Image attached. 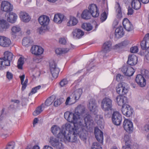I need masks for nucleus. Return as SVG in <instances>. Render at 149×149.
Returning <instances> with one entry per match:
<instances>
[{"mask_svg": "<svg viewBox=\"0 0 149 149\" xmlns=\"http://www.w3.org/2000/svg\"><path fill=\"white\" fill-rule=\"evenodd\" d=\"M64 18V16L60 14H55L54 16V20L56 23L60 24Z\"/></svg>", "mask_w": 149, "mask_h": 149, "instance_id": "obj_29", "label": "nucleus"}, {"mask_svg": "<svg viewBox=\"0 0 149 149\" xmlns=\"http://www.w3.org/2000/svg\"><path fill=\"white\" fill-rule=\"evenodd\" d=\"M133 10L132 8H128L127 13L128 15H132L133 14Z\"/></svg>", "mask_w": 149, "mask_h": 149, "instance_id": "obj_64", "label": "nucleus"}, {"mask_svg": "<svg viewBox=\"0 0 149 149\" xmlns=\"http://www.w3.org/2000/svg\"><path fill=\"white\" fill-rule=\"evenodd\" d=\"M75 113L78 118H80L81 116H82L84 117V123L83 120L81 121L83 125H85V118L88 116H90V118L92 121V123H91V124L88 125V128H90V126L93 125V121L92 119V118L90 115L86 113L85 112V108L84 106L81 105L78 106L75 109Z\"/></svg>", "mask_w": 149, "mask_h": 149, "instance_id": "obj_4", "label": "nucleus"}, {"mask_svg": "<svg viewBox=\"0 0 149 149\" xmlns=\"http://www.w3.org/2000/svg\"><path fill=\"white\" fill-rule=\"evenodd\" d=\"M90 13L91 14V16L93 17H97L99 14L98 9L97 8L95 10H94L93 12H91Z\"/></svg>", "mask_w": 149, "mask_h": 149, "instance_id": "obj_50", "label": "nucleus"}, {"mask_svg": "<svg viewBox=\"0 0 149 149\" xmlns=\"http://www.w3.org/2000/svg\"><path fill=\"white\" fill-rule=\"evenodd\" d=\"M121 71L125 75L130 77L133 75L135 70L132 67L126 65L122 67Z\"/></svg>", "mask_w": 149, "mask_h": 149, "instance_id": "obj_12", "label": "nucleus"}, {"mask_svg": "<svg viewBox=\"0 0 149 149\" xmlns=\"http://www.w3.org/2000/svg\"><path fill=\"white\" fill-rule=\"evenodd\" d=\"M77 22V20L76 18L71 16L69 21L67 23V25L68 26H74L76 25Z\"/></svg>", "mask_w": 149, "mask_h": 149, "instance_id": "obj_34", "label": "nucleus"}, {"mask_svg": "<svg viewBox=\"0 0 149 149\" xmlns=\"http://www.w3.org/2000/svg\"><path fill=\"white\" fill-rule=\"evenodd\" d=\"M124 34L123 28L122 26L118 27L116 30L115 36L116 38H119L122 37Z\"/></svg>", "mask_w": 149, "mask_h": 149, "instance_id": "obj_27", "label": "nucleus"}, {"mask_svg": "<svg viewBox=\"0 0 149 149\" xmlns=\"http://www.w3.org/2000/svg\"><path fill=\"white\" fill-rule=\"evenodd\" d=\"M1 8L2 11L6 12H9L12 10L13 6L9 2L3 1L1 2Z\"/></svg>", "mask_w": 149, "mask_h": 149, "instance_id": "obj_13", "label": "nucleus"}, {"mask_svg": "<svg viewBox=\"0 0 149 149\" xmlns=\"http://www.w3.org/2000/svg\"><path fill=\"white\" fill-rule=\"evenodd\" d=\"M115 8L116 9V12L117 13L116 17L117 18L120 19L122 18V15L121 8L120 5L118 3H116Z\"/></svg>", "mask_w": 149, "mask_h": 149, "instance_id": "obj_30", "label": "nucleus"}, {"mask_svg": "<svg viewBox=\"0 0 149 149\" xmlns=\"http://www.w3.org/2000/svg\"><path fill=\"white\" fill-rule=\"evenodd\" d=\"M82 92V90L81 88L77 89L75 92L74 97L76 100H78L81 96Z\"/></svg>", "mask_w": 149, "mask_h": 149, "instance_id": "obj_40", "label": "nucleus"}, {"mask_svg": "<svg viewBox=\"0 0 149 149\" xmlns=\"http://www.w3.org/2000/svg\"><path fill=\"white\" fill-rule=\"evenodd\" d=\"M19 17L21 20L24 22H28L31 19L29 15L25 12H21L19 13Z\"/></svg>", "mask_w": 149, "mask_h": 149, "instance_id": "obj_23", "label": "nucleus"}, {"mask_svg": "<svg viewBox=\"0 0 149 149\" xmlns=\"http://www.w3.org/2000/svg\"><path fill=\"white\" fill-rule=\"evenodd\" d=\"M25 75L23 74L22 75L19 76L21 80V83L22 85L21 90L22 91H24L26 88L27 86V83L25 82H24V79L25 78Z\"/></svg>", "mask_w": 149, "mask_h": 149, "instance_id": "obj_38", "label": "nucleus"}, {"mask_svg": "<svg viewBox=\"0 0 149 149\" xmlns=\"http://www.w3.org/2000/svg\"><path fill=\"white\" fill-rule=\"evenodd\" d=\"M9 24L3 19H0V30H5L9 28Z\"/></svg>", "mask_w": 149, "mask_h": 149, "instance_id": "obj_28", "label": "nucleus"}, {"mask_svg": "<svg viewBox=\"0 0 149 149\" xmlns=\"http://www.w3.org/2000/svg\"><path fill=\"white\" fill-rule=\"evenodd\" d=\"M116 92L120 95H124L125 94L128 92V90L124 86L123 84L119 83L116 87Z\"/></svg>", "mask_w": 149, "mask_h": 149, "instance_id": "obj_17", "label": "nucleus"}, {"mask_svg": "<svg viewBox=\"0 0 149 149\" xmlns=\"http://www.w3.org/2000/svg\"><path fill=\"white\" fill-rule=\"evenodd\" d=\"M130 51L132 53H136L138 52V47L134 46L131 48Z\"/></svg>", "mask_w": 149, "mask_h": 149, "instance_id": "obj_53", "label": "nucleus"}, {"mask_svg": "<svg viewBox=\"0 0 149 149\" xmlns=\"http://www.w3.org/2000/svg\"><path fill=\"white\" fill-rule=\"evenodd\" d=\"M41 106H39L36 108L35 110L33 113V115L34 116H36L40 113L42 111Z\"/></svg>", "mask_w": 149, "mask_h": 149, "instance_id": "obj_44", "label": "nucleus"}, {"mask_svg": "<svg viewBox=\"0 0 149 149\" xmlns=\"http://www.w3.org/2000/svg\"><path fill=\"white\" fill-rule=\"evenodd\" d=\"M50 70L53 77L56 78L58 76L60 72L59 69L57 67V65L54 61L50 63Z\"/></svg>", "mask_w": 149, "mask_h": 149, "instance_id": "obj_8", "label": "nucleus"}, {"mask_svg": "<svg viewBox=\"0 0 149 149\" xmlns=\"http://www.w3.org/2000/svg\"><path fill=\"white\" fill-rule=\"evenodd\" d=\"M62 103L61 99H58L56 100L54 103V105L55 107H57L60 105Z\"/></svg>", "mask_w": 149, "mask_h": 149, "instance_id": "obj_55", "label": "nucleus"}, {"mask_svg": "<svg viewBox=\"0 0 149 149\" xmlns=\"http://www.w3.org/2000/svg\"><path fill=\"white\" fill-rule=\"evenodd\" d=\"M118 104L121 106L122 113L127 117H129L132 116L133 109L130 106L127 104L128 100L127 97L119 95L116 98Z\"/></svg>", "mask_w": 149, "mask_h": 149, "instance_id": "obj_2", "label": "nucleus"}, {"mask_svg": "<svg viewBox=\"0 0 149 149\" xmlns=\"http://www.w3.org/2000/svg\"><path fill=\"white\" fill-rule=\"evenodd\" d=\"M51 130L52 133L55 135H57L58 138L61 139H62V138L59 137V136H62V134L64 135L65 130L64 129L62 131L61 130L60 128L58 126L56 125H53L51 128Z\"/></svg>", "mask_w": 149, "mask_h": 149, "instance_id": "obj_11", "label": "nucleus"}, {"mask_svg": "<svg viewBox=\"0 0 149 149\" xmlns=\"http://www.w3.org/2000/svg\"><path fill=\"white\" fill-rule=\"evenodd\" d=\"M146 42L145 41V40H143L141 41V46L142 49L143 50H145L146 49Z\"/></svg>", "mask_w": 149, "mask_h": 149, "instance_id": "obj_58", "label": "nucleus"}, {"mask_svg": "<svg viewBox=\"0 0 149 149\" xmlns=\"http://www.w3.org/2000/svg\"><path fill=\"white\" fill-rule=\"evenodd\" d=\"M49 142L52 146L58 149H61L63 148L62 143H59L57 139L51 137L50 138Z\"/></svg>", "mask_w": 149, "mask_h": 149, "instance_id": "obj_21", "label": "nucleus"}, {"mask_svg": "<svg viewBox=\"0 0 149 149\" xmlns=\"http://www.w3.org/2000/svg\"><path fill=\"white\" fill-rule=\"evenodd\" d=\"M38 20L40 24L42 25L39 29V32L41 33L43 30H45L47 28V26L49 24V19L47 16L43 15L40 16L38 18Z\"/></svg>", "mask_w": 149, "mask_h": 149, "instance_id": "obj_7", "label": "nucleus"}, {"mask_svg": "<svg viewBox=\"0 0 149 149\" xmlns=\"http://www.w3.org/2000/svg\"><path fill=\"white\" fill-rule=\"evenodd\" d=\"M143 39L146 42V47L147 49L149 47V33L146 34Z\"/></svg>", "mask_w": 149, "mask_h": 149, "instance_id": "obj_43", "label": "nucleus"}, {"mask_svg": "<svg viewBox=\"0 0 149 149\" xmlns=\"http://www.w3.org/2000/svg\"><path fill=\"white\" fill-rule=\"evenodd\" d=\"M85 125H83L81 122L74 123V127L69 123H67L65 125L64 135L59 137L62 138L61 141H63L65 142H75L77 140L79 136L81 140H86L88 135V125L92 122L90 116H88L85 118Z\"/></svg>", "mask_w": 149, "mask_h": 149, "instance_id": "obj_1", "label": "nucleus"}, {"mask_svg": "<svg viewBox=\"0 0 149 149\" xmlns=\"http://www.w3.org/2000/svg\"><path fill=\"white\" fill-rule=\"evenodd\" d=\"M94 133L97 140L100 143H102L103 139V132L98 128H95Z\"/></svg>", "mask_w": 149, "mask_h": 149, "instance_id": "obj_18", "label": "nucleus"}, {"mask_svg": "<svg viewBox=\"0 0 149 149\" xmlns=\"http://www.w3.org/2000/svg\"><path fill=\"white\" fill-rule=\"evenodd\" d=\"M132 7L136 10L139 9L141 7L140 0H132Z\"/></svg>", "mask_w": 149, "mask_h": 149, "instance_id": "obj_31", "label": "nucleus"}, {"mask_svg": "<svg viewBox=\"0 0 149 149\" xmlns=\"http://www.w3.org/2000/svg\"><path fill=\"white\" fill-rule=\"evenodd\" d=\"M21 30L20 28L18 26H14L11 29V34L12 36H15L16 34L19 32Z\"/></svg>", "mask_w": 149, "mask_h": 149, "instance_id": "obj_35", "label": "nucleus"}, {"mask_svg": "<svg viewBox=\"0 0 149 149\" xmlns=\"http://www.w3.org/2000/svg\"><path fill=\"white\" fill-rule=\"evenodd\" d=\"M102 148L97 142H94L92 144L91 149H102Z\"/></svg>", "mask_w": 149, "mask_h": 149, "instance_id": "obj_46", "label": "nucleus"}, {"mask_svg": "<svg viewBox=\"0 0 149 149\" xmlns=\"http://www.w3.org/2000/svg\"><path fill=\"white\" fill-rule=\"evenodd\" d=\"M120 43L121 47L122 46H125L129 44V41L128 40H126Z\"/></svg>", "mask_w": 149, "mask_h": 149, "instance_id": "obj_57", "label": "nucleus"}, {"mask_svg": "<svg viewBox=\"0 0 149 149\" xmlns=\"http://www.w3.org/2000/svg\"><path fill=\"white\" fill-rule=\"evenodd\" d=\"M124 28L127 31H130L133 29V26L129 20L127 18L124 19L123 22Z\"/></svg>", "mask_w": 149, "mask_h": 149, "instance_id": "obj_22", "label": "nucleus"}, {"mask_svg": "<svg viewBox=\"0 0 149 149\" xmlns=\"http://www.w3.org/2000/svg\"><path fill=\"white\" fill-rule=\"evenodd\" d=\"M42 60V57L40 55H36L33 58V61L36 63L40 62Z\"/></svg>", "mask_w": 149, "mask_h": 149, "instance_id": "obj_42", "label": "nucleus"}, {"mask_svg": "<svg viewBox=\"0 0 149 149\" xmlns=\"http://www.w3.org/2000/svg\"><path fill=\"white\" fill-rule=\"evenodd\" d=\"M112 49L111 42L110 41H107L103 44L102 52L103 54L109 52Z\"/></svg>", "mask_w": 149, "mask_h": 149, "instance_id": "obj_20", "label": "nucleus"}, {"mask_svg": "<svg viewBox=\"0 0 149 149\" xmlns=\"http://www.w3.org/2000/svg\"><path fill=\"white\" fill-rule=\"evenodd\" d=\"M137 56L134 54L129 55L127 63L130 65H136L137 62Z\"/></svg>", "mask_w": 149, "mask_h": 149, "instance_id": "obj_24", "label": "nucleus"}, {"mask_svg": "<svg viewBox=\"0 0 149 149\" xmlns=\"http://www.w3.org/2000/svg\"><path fill=\"white\" fill-rule=\"evenodd\" d=\"M44 49L41 47L37 46L34 45L31 47V51L32 53L36 55H40L43 52Z\"/></svg>", "mask_w": 149, "mask_h": 149, "instance_id": "obj_15", "label": "nucleus"}, {"mask_svg": "<svg viewBox=\"0 0 149 149\" xmlns=\"http://www.w3.org/2000/svg\"><path fill=\"white\" fill-rule=\"evenodd\" d=\"M97 8V6L94 4H92L90 5L88 7V9L90 11V13L93 12L94 10H95Z\"/></svg>", "mask_w": 149, "mask_h": 149, "instance_id": "obj_47", "label": "nucleus"}, {"mask_svg": "<svg viewBox=\"0 0 149 149\" xmlns=\"http://www.w3.org/2000/svg\"><path fill=\"white\" fill-rule=\"evenodd\" d=\"M107 15L106 13L105 12H104L101 15V20L102 22L104 21L107 19Z\"/></svg>", "mask_w": 149, "mask_h": 149, "instance_id": "obj_52", "label": "nucleus"}, {"mask_svg": "<svg viewBox=\"0 0 149 149\" xmlns=\"http://www.w3.org/2000/svg\"><path fill=\"white\" fill-rule=\"evenodd\" d=\"M68 83V81L66 79H62L60 82V85L61 87H63L66 85Z\"/></svg>", "mask_w": 149, "mask_h": 149, "instance_id": "obj_49", "label": "nucleus"}, {"mask_svg": "<svg viewBox=\"0 0 149 149\" xmlns=\"http://www.w3.org/2000/svg\"><path fill=\"white\" fill-rule=\"evenodd\" d=\"M70 97H68L67 98L66 102H65V104L66 105H70L72 104V103L71 101L70 100Z\"/></svg>", "mask_w": 149, "mask_h": 149, "instance_id": "obj_62", "label": "nucleus"}, {"mask_svg": "<svg viewBox=\"0 0 149 149\" xmlns=\"http://www.w3.org/2000/svg\"><path fill=\"white\" fill-rule=\"evenodd\" d=\"M33 40L29 37L24 38L22 40V44L25 46H29L33 44Z\"/></svg>", "mask_w": 149, "mask_h": 149, "instance_id": "obj_26", "label": "nucleus"}, {"mask_svg": "<svg viewBox=\"0 0 149 149\" xmlns=\"http://www.w3.org/2000/svg\"><path fill=\"white\" fill-rule=\"evenodd\" d=\"M91 14L88 10H84L82 13L81 16L82 18L84 19H88L91 17Z\"/></svg>", "mask_w": 149, "mask_h": 149, "instance_id": "obj_33", "label": "nucleus"}, {"mask_svg": "<svg viewBox=\"0 0 149 149\" xmlns=\"http://www.w3.org/2000/svg\"><path fill=\"white\" fill-rule=\"evenodd\" d=\"M112 120L113 124L116 125H119L122 120L121 115L118 112L114 111L112 114Z\"/></svg>", "mask_w": 149, "mask_h": 149, "instance_id": "obj_10", "label": "nucleus"}, {"mask_svg": "<svg viewBox=\"0 0 149 149\" xmlns=\"http://www.w3.org/2000/svg\"><path fill=\"white\" fill-rule=\"evenodd\" d=\"M112 100L109 98L105 97L101 101V107L102 109L105 111H108L112 110Z\"/></svg>", "mask_w": 149, "mask_h": 149, "instance_id": "obj_5", "label": "nucleus"}, {"mask_svg": "<svg viewBox=\"0 0 149 149\" xmlns=\"http://www.w3.org/2000/svg\"><path fill=\"white\" fill-rule=\"evenodd\" d=\"M25 58L24 57H20L17 62V67L19 69H21L24 63Z\"/></svg>", "mask_w": 149, "mask_h": 149, "instance_id": "obj_39", "label": "nucleus"}, {"mask_svg": "<svg viewBox=\"0 0 149 149\" xmlns=\"http://www.w3.org/2000/svg\"><path fill=\"white\" fill-rule=\"evenodd\" d=\"M59 43L63 45H65L66 43V39L63 38H61L59 40Z\"/></svg>", "mask_w": 149, "mask_h": 149, "instance_id": "obj_59", "label": "nucleus"}, {"mask_svg": "<svg viewBox=\"0 0 149 149\" xmlns=\"http://www.w3.org/2000/svg\"><path fill=\"white\" fill-rule=\"evenodd\" d=\"M143 130L146 132H149V124L145 125L143 128Z\"/></svg>", "mask_w": 149, "mask_h": 149, "instance_id": "obj_60", "label": "nucleus"}, {"mask_svg": "<svg viewBox=\"0 0 149 149\" xmlns=\"http://www.w3.org/2000/svg\"><path fill=\"white\" fill-rule=\"evenodd\" d=\"M6 77L9 80H10L13 78V74L11 72L8 71L6 73Z\"/></svg>", "mask_w": 149, "mask_h": 149, "instance_id": "obj_54", "label": "nucleus"}, {"mask_svg": "<svg viewBox=\"0 0 149 149\" xmlns=\"http://www.w3.org/2000/svg\"><path fill=\"white\" fill-rule=\"evenodd\" d=\"M123 126L128 133H131L133 131L134 128L132 122L128 119H125L123 123Z\"/></svg>", "mask_w": 149, "mask_h": 149, "instance_id": "obj_9", "label": "nucleus"}, {"mask_svg": "<svg viewBox=\"0 0 149 149\" xmlns=\"http://www.w3.org/2000/svg\"><path fill=\"white\" fill-rule=\"evenodd\" d=\"M69 49L68 48H58L56 49L55 52L57 54H64L68 52Z\"/></svg>", "mask_w": 149, "mask_h": 149, "instance_id": "obj_37", "label": "nucleus"}, {"mask_svg": "<svg viewBox=\"0 0 149 149\" xmlns=\"http://www.w3.org/2000/svg\"><path fill=\"white\" fill-rule=\"evenodd\" d=\"M124 141L126 144L128 142L130 139V136L129 135H125L124 136Z\"/></svg>", "mask_w": 149, "mask_h": 149, "instance_id": "obj_56", "label": "nucleus"}, {"mask_svg": "<svg viewBox=\"0 0 149 149\" xmlns=\"http://www.w3.org/2000/svg\"><path fill=\"white\" fill-rule=\"evenodd\" d=\"M54 98L52 97H50L48 98L45 101V105L47 106H50L52 104L54 101Z\"/></svg>", "mask_w": 149, "mask_h": 149, "instance_id": "obj_41", "label": "nucleus"}, {"mask_svg": "<svg viewBox=\"0 0 149 149\" xmlns=\"http://www.w3.org/2000/svg\"><path fill=\"white\" fill-rule=\"evenodd\" d=\"M64 117L67 120L71 123L70 124L73 127L74 123H78L79 121L81 122V120H80L76 122L78 118L75 113H73L69 111H66L64 113Z\"/></svg>", "mask_w": 149, "mask_h": 149, "instance_id": "obj_6", "label": "nucleus"}, {"mask_svg": "<svg viewBox=\"0 0 149 149\" xmlns=\"http://www.w3.org/2000/svg\"><path fill=\"white\" fill-rule=\"evenodd\" d=\"M123 76L121 74H118L116 77V80L118 81H120L122 80Z\"/></svg>", "mask_w": 149, "mask_h": 149, "instance_id": "obj_61", "label": "nucleus"}, {"mask_svg": "<svg viewBox=\"0 0 149 149\" xmlns=\"http://www.w3.org/2000/svg\"><path fill=\"white\" fill-rule=\"evenodd\" d=\"M121 45L120 43H118V44H117L115 45L114 46H113L112 47V49H117L121 47Z\"/></svg>", "mask_w": 149, "mask_h": 149, "instance_id": "obj_63", "label": "nucleus"}, {"mask_svg": "<svg viewBox=\"0 0 149 149\" xmlns=\"http://www.w3.org/2000/svg\"><path fill=\"white\" fill-rule=\"evenodd\" d=\"M15 146V143L14 141H12L8 143L6 149H13Z\"/></svg>", "mask_w": 149, "mask_h": 149, "instance_id": "obj_48", "label": "nucleus"}, {"mask_svg": "<svg viewBox=\"0 0 149 149\" xmlns=\"http://www.w3.org/2000/svg\"><path fill=\"white\" fill-rule=\"evenodd\" d=\"M3 55V57L0 58V70L5 68L6 66H10L15 57L12 53L8 51L4 52Z\"/></svg>", "mask_w": 149, "mask_h": 149, "instance_id": "obj_3", "label": "nucleus"}, {"mask_svg": "<svg viewBox=\"0 0 149 149\" xmlns=\"http://www.w3.org/2000/svg\"><path fill=\"white\" fill-rule=\"evenodd\" d=\"M88 106L90 111L94 114L96 113L98 111L97 106L95 99H91L89 100Z\"/></svg>", "mask_w": 149, "mask_h": 149, "instance_id": "obj_14", "label": "nucleus"}, {"mask_svg": "<svg viewBox=\"0 0 149 149\" xmlns=\"http://www.w3.org/2000/svg\"><path fill=\"white\" fill-rule=\"evenodd\" d=\"M135 81L141 87H143L146 85V80L141 74L137 75Z\"/></svg>", "mask_w": 149, "mask_h": 149, "instance_id": "obj_19", "label": "nucleus"}, {"mask_svg": "<svg viewBox=\"0 0 149 149\" xmlns=\"http://www.w3.org/2000/svg\"><path fill=\"white\" fill-rule=\"evenodd\" d=\"M81 27L84 30L87 31L91 30L93 28V27L91 24L87 23H83L81 25Z\"/></svg>", "mask_w": 149, "mask_h": 149, "instance_id": "obj_36", "label": "nucleus"}, {"mask_svg": "<svg viewBox=\"0 0 149 149\" xmlns=\"http://www.w3.org/2000/svg\"><path fill=\"white\" fill-rule=\"evenodd\" d=\"M72 33L74 36L78 38H81L84 35V32L79 29H75Z\"/></svg>", "mask_w": 149, "mask_h": 149, "instance_id": "obj_32", "label": "nucleus"}, {"mask_svg": "<svg viewBox=\"0 0 149 149\" xmlns=\"http://www.w3.org/2000/svg\"><path fill=\"white\" fill-rule=\"evenodd\" d=\"M8 123H6V124L3 127L2 125L1 127L2 129H3L5 131H8L10 129V123H11V121L9 120L8 122Z\"/></svg>", "mask_w": 149, "mask_h": 149, "instance_id": "obj_45", "label": "nucleus"}, {"mask_svg": "<svg viewBox=\"0 0 149 149\" xmlns=\"http://www.w3.org/2000/svg\"><path fill=\"white\" fill-rule=\"evenodd\" d=\"M41 86L39 85L33 88L31 91V93L32 94H34L37 92V90L40 89Z\"/></svg>", "mask_w": 149, "mask_h": 149, "instance_id": "obj_51", "label": "nucleus"}, {"mask_svg": "<svg viewBox=\"0 0 149 149\" xmlns=\"http://www.w3.org/2000/svg\"><path fill=\"white\" fill-rule=\"evenodd\" d=\"M6 17L8 21L10 23H13L16 21L17 18V16L16 14L12 13H10Z\"/></svg>", "mask_w": 149, "mask_h": 149, "instance_id": "obj_25", "label": "nucleus"}, {"mask_svg": "<svg viewBox=\"0 0 149 149\" xmlns=\"http://www.w3.org/2000/svg\"><path fill=\"white\" fill-rule=\"evenodd\" d=\"M11 44L10 40L8 38L0 36V45L2 47H9Z\"/></svg>", "mask_w": 149, "mask_h": 149, "instance_id": "obj_16", "label": "nucleus"}]
</instances>
